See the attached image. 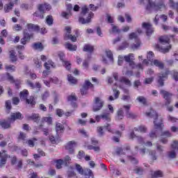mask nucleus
<instances>
[{
    "label": "nucleus",
    "instance_id": "obj_4",
    "mask_svg": "<svg viewBox=\"0 0 178 178\" xmlns=\"http://www.w3.org/2000/svg\"><path fill=\"white\" fill-rule=\"evenodd\" d=\"M146 115L152 118V119H154V124L155 129H159L160 130H162V127H163V120L162 119V117L158 116V113H156V112L154 111L146 113Z\"/></svg>",
    "mask_w": 178,
    "mask_h": 178
},
{
    "label": "nucleus",
    "instance_id": "obj_7",
    "mask_svg": "<svg viewBox=\"0 0 178 178\" xmlns=\"http://www.w3.org/2000/svg\"><path fill=\"white\" fill-rule=\"evenodd\" d=\"M160 94L161 95H162L163 98L165 99V106L170 105L172 102V97H173V93L170 92H168L163 89H161L160 90Z\"/></svg>",
    "mask_w": 178,
    "mask_h": 178
},
{
    "label": "nucleus",
    "instance_id": "obj_35",
    "mask_svg": "<svg viewBox=\"0 0 178 178\" xmlns=\"http://www.w3.org/2000/svg\"><path fill=\"white\" fill-rule=\"evenodd\" d=\"M135 44L131 45V49L134 50L138 49L141 46V41H140V39H137L136 41H135Z\"/></svg>",
    "mask_w": 178,
    "mask_h": 178
},
{
    "label": "nucleus",
    "instance_id": "obj_46",
    "mask_svg": "<svg viewBox=\"0 0 178 178\" xmlns=\"http://www.w3.org/2000/svg\"><path fill=\"white\" fill-rule=\"evenodd\" d=\"M104 127H98L97 131L98 133L99 137H103L104 134H105V132H104Z\"/></svg>",
    "mask_w": 178,
    "mask_h": 178
},
{
    "label": "nucleus",
    "instance_id": "obj_26",
    "mask_svg": "<svg viewBox=\"0 0 178 178\" xmlns=\"http://www.w3.org/2000/svg\"><path fill=\"white\" fill-rule=\"evenodd\" d=\"M32 48L33 49L35 50H39V51H42L44 49V46L42 45V43L41 42H35L32 44Z\"/></svg>",
    "mask_w": 178,
    "mask_h": 178
},
{
    "label": "nucleus",
    "instance_id": "obj_28",
    "mask_svg": "<svg viewBox=\"0 0 178 178\" xmlns=\"http://www.w3.org/2000/svg\"><path fill=\"white\" fill-rule=\"evenodd\" d=\"M0 127L1 129H10V122H7L6 120L0 121Z\"/></svg>",
    "mask_w": 178,
    "mask_h": 178
},
{
    "label": "nucleus",
    "instance_id": "obj_15",
    "mask_svg": "<svg viewBox=\"0 0 178 178\" xmlns=\"http://www.w3.org/2000/svg\"><path fill=\"white\" fill-rule=\"evenodd\" d=\"M58 57L60 58V60H61V62H63V65L65 67V69L67 70H70V69H72V64L70 63V61L65 60V54L62 52L59 53Z\"/></svg>",
    "mask_w": 178,
    "mask_h": 178
},
{
    "label": "nucleus",
    "instance_id": "obj_29",
    "mask_svg": "<svg viewBox=\"0 0 178 178\" xmlns=\"http://www.w3.org/2000/svg\"><path fill=\"white\" fill-rule=\"evenodd\" d=\"M124 118V112L122 108L117 111V115L115 117V120H122Z\"/></svg>",
    "mask_w": 178,
    "mask_h": 178
},
{
    "label": "nucleus",
    "instance_id": "obj_14",
    "mask_svg": "<svg viewBox=\"0 0 178 178\" xmlns=\"http://www.w3.org/2000/svg\"><path fill=\"white\" fill-rule=\"evenodd\" d=\"M131 107V106L130 104L123 106L124 109H125L127 118L128 119H137V115H136L134 113L130 111Z\"/></svg>",
    "mask_w": 178,
    "mask_h": 178
},
{
    "label": "nucleus",
    "instance_id": "obj_31",
    "mask_svg": "<svg viewBox=\"0 0 178 178\" xmlns=\"http://www.w3.org/2000/svg\"><path fill=\"white\" fill-rule=\"evenodd\" d=\"M13 6H15V4L12 1L10 2L8 4H6V6H4L5 13H8L10 12V10H12Z\"/></svg>",
    "mask_w": 178,
    "mask_h": 178
},
{
    "label": "nucleus",
    "instance_id": "obj_53",
    "mask_svg": "<svg viewBox=\"0 0 178 178\" xmlns=\"http://www.w3.org/2000/svg\"><path fill=\"white\" fill-rule=\"evenodd\" d=\"M171 76H172V78L175 81H178V72L176 70L171 71Z\"/></svg>",
    "mask_w": 178,
    "mask_h": 178
},
{
    "label": "nucleus",
    "instance_id": "obj_59",
    "mask_svg": "<svg viewBox=\"0 0 178 178\" xmlns=\"http://www.w3.org/2000/svg\"><path fill=\"white\" fill-rule=\"evenodd\" d=\"M147 60L149 62H152L154 60V52L149 51L147 54Z\"/></svg>",
    "mask_w": 178,
    "mask_h": 178
},
{
    "label": "nucleus",
    "instance_id": "obj_48",
    "mask_svg": "<svg viewBox=\"0 0 178 178\" xmlns=\"http://www.w3.org/2000/svg\"><path fill=\"white\" fill-rule=\"evenodd\" d=\"M63 160L62 159H58L56 160V167L57 168V169H61L62 168V165H63Z\"/></svg>",
    "mask_w": 178,
    "mask_h": 178
},
{
    "label": "nucleus",
    "instance_id": "obj_52",
    "mask_svg": "<svg viewBox=\"0 0 178 178\" xmlns=\"http://www.w3.org/2000/svg\"><path fill=\"white\" fill-rule=\"evenodd\" d=\"M102 119L106 120V122H111V117H109V113H104L101 115Z\"/></svg>",
    "mask_w": 178,
    "mask_h": 178
},
{
    "label": "nucleus",
    "instance_id": "obj_9",
    "mask_svg": "<svg viewBox=\"0 0 178 178\" xmlns=\"http://www.w3.org/2000/svg\"><path fill=\"white\" fill-rule=\"evenodd\" d=\"M94 104L92 111L93 112H98L101 111L102 108H104L105 102L101 97H95Z\"/></svg>",
    "mask_w": 178,
    "mask_h": 178
},
{
    "label": "nucleus",
    "instance_id": "obj_19",
    "mask_svg": "<svg viewBox=\"0 0 178 178\" xmlns=\"http://www.w3.org/2000/svg\"><path fill=\"white\" fill-rule=\"evenodd\" d=\"M26 29L31 33H33V31H35V33H40V26L37 24H27Z\"/></svg>",
    "mask_w": 178,
    "mask_h": 178
},
{
    "label": "nucleus",
    "instance_id": "obj_47",
    "mask_svg": "<svg viewBox=\"0 0 178 178\" xmlns=\"http://www.w3.org/2000/svg\"><path fill=\"white\" fill-rule=\"evenodd\" d=\"M70 161H72V159L69 155H67L64 158L63 163H65V166H69L70 165Z\"/></svg>",
    "mask_w": 178,
    "mask_h": 178
},
{
    "label": "nucleus",
    "instance_id": "obj_24",
    "mask_svg": "<svg viewBox=\"0 0 178 178\" xmlns=\"http://www.w3.org/2000/svg\"><path fill=\"white\" fill-rule=\"evenodd\" d=\"M159 18L163 19V22H166V20H168V16L165 15H156L154 17V24L156 25L158 24L159 22Z\"/></svg>",
    "mask_w": 178,
    "mask_h": 178
},
{
    "label": "nucleus",
    "instance_id": "obj_10",
    "mask_svg": "<svg viewBox=\"0 0 178 178\" xmlns=\"http://www.w3.org/2000/svg\"><path fill=\"white\" fill-rule=\"evenodd\" d=\"M171 148L172 150L168 152V158L173 159L176 158V153L178 152V142L177 140L173 141Z\"/></svg>",
    "mask_w": 178,
    "mask_h": 178
},
{
    "label": "nucleus",
    "instance_id": "obj_22",
    "mask_svg": "<svg viewBox=\"0 0 178 178\" xmlns=\"http://www.w3.org/2000/svg\"><path fill=\"white\" fill-rule=\"evenodd\" d=\"M56 136L57 137L59 138V137H60V133H63V131H65V127L63 126V124L57 122L56 123Z\"/></svg>",
    "mask_w": 178,
    "mask_h": 178
},
{
    "label": "nucleus",
    "instance_id": "obj_41",
    "mask_svg": "<svg viewBox=\"0 0 178 178\" xmlns=\"http://www.w3.org/2000/svg\"><path fill=\"white\" fill-rule=\"evenodd\" d=\"M46 122L47 124H52V118L51 117H43L42 118V123Z\"/></svg>",
    "mask_w": 178,
    "mask_h": 178
},
{
    "label": "nucleus",
    "instance_id": "obj_3",
    "mask_svg": "<svg viewBox=\"0 0 178 178\" xmlns=\"http://www.w3.org/2000/svg\"><path fill=\"white\" fill-rule=\"evenodd\" d=\"M140 5H145L147 3L146 10L148 12H152V10H161V9L165 8V3L161 1L157 4H155L152 0H139Z\"/></svg>",
    "mask_w": 178,
    "mask_h": 178
},
{
    "label": "nucleus",
    "instance_id": "obj_40",
    "mask_svg": "<svg viewBox=\"0 0 178 178\" xmlns=\"http://www.w3.org/2000/svg\"><path fill=\"white\" fill-rule=\"evenodd\" d=\"M127 158L133 165L138 164V160L136 157H133V156H127Z\"/></svg>",
    "mask_w": 178,
    "mask_h": 178
},
{
    "label": "nucleus",
    "instance_id": "obj_18",
    "mask_svg": "<svg viewBox=\"0 0 178 178\" xmlns=\"http://www.w3.org/2000/svg\"><path fill=\"white\" fill-rule=\"evenodd\" d=\"M38 9L42 15H44V13H45L46 10H47V11L51 10V5H49L48 3L39 4Z\"/></svg>",
    "mask_w": 178,
    "mask_h": 178
},
{
    "label": "nucleus",
    "instance_id": "obj_13",
    "mask_svg": "<svg viewBox=\"0 0 178 178\" xmlns=\"http://www.w3.org/2000/svg\"><path fill=\"white\" fill-rule=\"evenodd\" d=\"M8 80L11 83V84H15V88L19 90L22 84V81L19 79H15L13 76L10 75L9 73L7 74Z\"/></svg>",
    "mask_w": 178,
    "mask_h": 178
},
{
    "label": "nucleus",
    "instance_id": "obj_20",
    "mask_svg": "<svg viewBox=\"0 0 178 178\" xmlns=\"http://www.w3.org/2000/svg\"><path fill=\"white\" fill-rule=\"evenodd\" d=\"M142 27L143 29H145V30H146L147 35H151V34L154 33V29H152V26H151V24L147 22H143L142 24Z\"/></svg>",
    "mask_w": 178,
    "mask_h": 178
},
{
    "label": "nucleus",
    "instance_id": "obj_21",
    "mask_svg": "<svg viewBox=\"0 0 178 178\" xmlns=\"http://www.w3.org/2000/svg\"><path fill=\"white\" fill-rule=\"evenodd\" d=\"M6 161H8V154H6V152L3 151V152H0V168L6 165Z\"/></svg>",
    "mask_w": 178,
    "mask_h": 178
},
{
    "label": "nucleus",
    "instance_id": "obj_64",
    "mask_svg": "<svg viewBox=\"0 0 178 178\" xmlns=\"http://www.w3.org/2000/svg\"><path fill=\"white\" fill-rule=\"evenodd\" d=\"M111 26H113V28L111 29V31H110V33H120V30L119 29H118V26L111 24Z\"/></svg>",
    "mask_w": 178,
    "mask_h": 178
},
{
    "label": "nucleus",
    "instance_id": "obj_37",
    "mask_svg": "<svg viewBox=\"0 0 178 178\" xmlns=\"http://www.w3.org/2000/svg\"><path fill=\"white\" fill-rule=\"evenodd\" d=\"M149 155L151 156L152 161H156V151L155 150H149Z\"/></svg>",
    "mask_w": 178,
    "mask_h": 178
},
{
    "label": "nucleus",
    "instance_id": "obj_25",
    "mask_svg": "<svg viewBox=\"0 0 178 178\" xmlns=\"http://www.w3.org/2000/svg\"><path fill=\"white\" fill-rule=\"evenodd\" d=\"M120 83H124L128 87H131V81L125 76H122L119 79Z\"/></svg>",
    "mask_w": 178,
    "mask_h": 178
},
{
    "label": "nucleus",
    "instance_id": "obj_33",
    "mask_svg": "<svg viewBox=\"0 0 178 178\" xmlns=\"http://www.w3.org/2000/svg\"><path fill=\"white\" fill-rule=\"evenodd\" d=\"M83 51L84 52H94V47L91 44H85Z\"/></svg>",
    "mask_w": 178,
    "mask_h": 178
},
{
    "label": "nucleus",
    "instance_id": "obj_30",
    "mask_svg": "<svg viewBox=\"0 0 178 178\" xmlns=\"http://www.w3.org/2000/svg\"><path fill=\"white\" fill-rule=\"evenodd\" d=\"M65 47L67 49H68L69 51H76L77 49V46L76 45H74L72 44L70 42H66L65 44Z\"/></svg>",
    "mask_w": 178,
    "mask_h": 178
},
{
    "label": "nucleus",
    "instance_id": "obj_38",
    "mask_svg": "<svg viewBox=\"0 0 178 178\" xmlns=\"http://www.w3.org/2000/svg\"><path fill=\"white\" fill-rule=\"evenodd\" d=\"M10 58L11 59L12 62H17V58L16 57V53L15 52V51L11 50L10 51Z\"/></svg>",
    "mask_w": 178,
    "mask_h": 178
},
{
    "label": "nucleus",
    "instance_id": "obj_23",
    "mask_svg": "<svg viewBox=\"0 0 178 178\" xmlns=\"http://www.w3.org/2000/svg\"><path fill=\"white\" fill-rule=\"evenodd\" d=\"M152 64L156 67H159L161 70H163L165 69V64L161 60L157 59L154 60Z\"/></svg>",
    "mask_w": 178,
    "mask_h": 178
},
{
    "label": "nucleus",
    "instance_id": "obj_34",
    "mask_svg": "<svg viewBox=\"0 0 178 178\" xmlns=\"http://www.w3.org/2000/svg\"><path fill=\"white\" fill-rule=\"evenodd\" d=\"M67 81L70 84H77V79L74 78V76H72V74L67 75Z\"/></svg>",
    "mask_w": 178,
    "mask_h": 178
},
{
    "label": "nucleus",
    "instance_id": "obj_2",
    "mask_svg": "<svg viewBox=\"0 0 178 178\" xmlns=\"http://www.w3.org/2000/svg\"><path fill=\"white\" fill-rule=\"evenodd\" d=\"M92 17H94V14L92 12L88 13V8L87 6H85L81 8L78 22L81 23V24H89V23L92 22L91 19H92Z\"/></svg>",
    "mask_w": 178,
    "mask_h": 178
},
{
    "label": "nucleus",
    "instance_id": "obj_39",
    "mask_svg": "<svg viewBox=\"0 0 178 178\" xmlns=\"http://www.w3.org/2000/svg\"><path fill=\"white\" fill-rule=\"evenodd\" d=\"M135 131H140V133H145L147 131V127L144 125H140L138 128H134Z\"/></svg>",
    "mask_w": 178,
    "mask_h": 178
},
{
    "label": "nucleus",
    "instance_id": "obj_60",
    "mask_svg": "<svg viewBox=\"0 0 178 178\" xmlns=\"http://www.w3.org/2000/svg\"><path fill=\"white\" fill-rule=\"evenodd\" d=\"M153 176L154 177H163V173L161 170L156 171L154 172Z\"/></svg>",
    "mask_w": 178,
    "mask_h": 178
},
{
    "label": "nucleus",
    "instance_id": "obj_56",
    "mask_svg": "<svg viewBox=\"0 0 178 178\" xmlns=\"http://www.w3.org/2000/svg\"><path fill=\"white\" fill-rule=\"evenodd\" d=\"M134 170L137 175H143L144 172V170L141 167H136Z\"/></svg>",
    "mask_w": 178,
    "mask_h": 178
},
{
    "label": "nucleus",
    "instance_id": "obj_54",
    "mask_svg": "<svg viewBox=\"0 0 178 178\" xmlns=\"http://www.w3.org/2000/svg\"><path fill=\"white\" fill-rule=\"evenodd\" d=\"M129 47V43L127 42H122V44L118 47V51H122L126 49Z\"/></svg>",
    "mask_w": 178,
    "mask_h": 178
},
{
    "label": "nucleus",
    "instance_id": "obj_16",
    "mask_svg": "<svg viewBox=\"0 0 178 178\" xmlns=\"http://www.w3.org/2000/svg\"><path fill=\"white\" fill-rule=\"evenodd\" d=\"M106 55L107 58H108L109 61L104 57H103L102 62L104 63L105 65H111V63H113V54L111 50L106 51Z\"/></svg>",
    "mask_w": 178,
    "mask_h": 178
},
{
    "label": "nucleus",
    "instance_id": "obj_45",
    "mask_svg": "<svg viewBox=\"0 0 178 178\" xmlns=\"http://www.w3.org/2000/svg\"><path fill=\"white\" fill-rule=\"evenodd\" d=\"M6 108L7 109V113H10V109H12V102L10 100L6 102Z\"/></svg>",
    "mask_w": 178,
    "mask_h": 178
},
{
    "label": "nucleus",
    "instance_id": "obj_5",
    "mask_svg": "<svg viewBox=\"0 0 178 178\" xmlns=\"http://www.w3.org/2000/svg\"><path fill=\"white\" fill-rule=\"evenodd\" d=\"M27 97H29V90L25 89L20 92L19 97L22 101H26V104H30V105H35L34 97L31 96L29 99H27Z\"/></svg>",
    "mask_w": 178,
    "mask_h": 178
},
{
    "label": "nucleus",
    "instance_id": "obj_51",
    "mask_svg": "<svg viewBox=\"0 0 178 178\" xmlns=\"http://www.w3.org/2000/svg\"><path fill=\"white\" fill-rule=\"evenodd\" d=\"M138 87H141V81H140L139 79L136 80V81L134 82V88L135 90H138Z\"/></svg>",
    "mask_w": 178,
    "mask_h": 178
},
{
    "label": "nucleus",
    "instance_id": "obj_11",
    "mask_svg": "<svg viewBox=\"0 0 178 178\" xmlns=\"http://www.w3.org/2000/svg\"><path fill=\"white\" fill-rule=\"evenodd\" d=\"M169 72L167 71L165 73L159 74L157 83L159 84L160 87H163L165 86V80H168V75Z\"/></svg>",
    "mask_w": 178,
    "mask_h": 178
},
{
    "label": "nucleus",
    "instance_id": "obj_8",
    "mask_svg": "<svg viewBox=\"0 0 178 178\" xmlns=\"http://www.w3.org/2000/svg\"><path fill=\"white\" fill-rule=\"evenodd\" d=\"M33 37H34V33L33 32H29L27 29H25L23 31V38L21 39V44L26 45Z\"/></svg>",
    "mask_w": 178,
    "mask_h": 178
},
{
    "label": "nucleus",
    "instance_id": "obj_32",
    "mask_svg": "<svg viewBox=\"0 0 178 178\" xmlns=\"http://www.w3.org/2000/svg\"><path fill=\"white\" fill-rule=\"evenodd\" d=\"M29 119H30L31 120H34L35 123H38L41 118L38 114H32L31 115L29 116Z\"/></svg>",
    "mask_w": 178,
    "mask_h": 178
},
{
    "label": "nucleus",
    "instance_id": "obj_63",
    "mask_svg": "<svg viewBox=\"0 0 178 178\" xmlns=\"http://www.w3.org/2000/svg\"><path fill=\"white\" fill-rule=\"evenodd\" d=\"M19 140H25L26 138H27V136L26 135V134H24V132H19V135L18 136Z\"/></svg>",
    "mask_w": 178,
    "mask_h": 178
},
{
    "label": "nucleus",
    "instance_id": "obj_27",
    "mask_svg": "<svg viewBox=\"0 0 178 178\" xmlns=\"http://www.w3.org/2000/svg\"><path fill=\"white\" fill-rule=\"evenodd\" d=\"M64 40L65 41H67V40H71L72 42H76L77 41V38L74 35H70L69 33L65 34Z\"/></svg>",
    "mask_w": 178,
    "mask_h": 178
},
{
    "label": "nucleus",
    "instance_id": "obj_1",
    "mask_svg": "<svg viewBox=\"0 0 178 178\" xmlns=\"http://www.w3.org/2000/svg\"><path fill=\"white\" fill-rule=\"evenodd\" d=\"M170 37H174V35H165L163 36H161L159 38V41L162 45H166V47H162L159 44L156 45V49L159 51V52H161L162 54H168L169 51H170V49L172 48V46L168 45L170 42Z\"/></svg>",
    "mask_w": 178,
    "mask_h": 178
},
{
    "label": "nucleus",
    "instance_id": "obj_17",
    "mask_svg": "<svg viewBox=\"0 0 178 178\" xmlns=\"http://www.w3.org/2000/svg\"><path fill=\"white\" fill-rule=\"evenodd\" d=\"M74 147H76V142L71 140L66 144L65 149L68 151L69 154H74Z\"/></svg>",
    "mask_w": 178,
    "mask_h": 178
},
{
    "label": "nucleus",
    "instance_id": "obj_42",
    "mask_svg": "<svg viewBox=\"0 0 178 178\" xmlns=\"http://www.w3.org/2000/svg\"><path fill=\"white\" fill-rule=\"evenodd\" d=\"M136 100L143 104V105H147V99L143 96H139L136 98Z\"/></svg>",
    "mask_w": 178,
    "mask_h": 178
},
{
    "label": "nucleus",
    "instance_id": "obj_6",
    "mask_svg": "<svg viewBox=\"0 0 178 178\" xmlns=\"http://www.w3.org/2000/svg\"><path fill=\"white\" fill-rule=\"evenodd\" d=\"M75 168L80 175H84L85 176H88L90 178H94V172H92L91 169L87 168L84 170L80 164H76Z\"/></svg>",
    "mask_w": 178,
    "mask_h": 178
},
{
    "label": "nucleus",
    "instance_id": "obj_36",
    "mask_svg": "<svg viewBox=\"0 0 178 178\" xmlns=\"http://www.w3.org/2000/svg\"><path fill=\"white\" fill-rule=\"evenodd\" d=\"M46 23L48 24V26H52L54 24V17H52V15L47 16Z\"/></svg>",
    "mask_w": 178,
    "mask_h": 178
},
{
    "label": "nucleus",
    "instance_id": "obj_62",
    "mask_svg": "<svg viewBox=\"0 0 178 178\" xmlns=\"http://www.w3.org/2000/svg\"><path fill=\"white\" fill-rule=\"evenodd\" d=\"M16 69V67H15V65H6V70H8V71H11V72H15V70Z\"/></svg>",
    "mask_w": 178,
    "mask_h": 178
},
{
    "label": "nucleus",
    "instance_id": "obj_49",
    "mask_svg": "<svg viewBox=\"0 0 178 178\" xmlns=\"http://www.w3.org/2000/svg\"><path fill=\"white\" fill-rule=\"evenodd\" d=\"M122 99L125 102H130L131 101V96L130 95H122Z\"/></svg>",
    "mask_w": 178,
    "mask_h": 178
},
{
    "label": "nucleus",
    "instance_id": "obj_44",
    "mask_svg": "<svg viewBox=\"0 0 178 178\" xmlns=\"http://www.w3.org/2000/svg\"><path fill=\"white\" fill-rule=\"evenodd\" d=\"M133 58H134V56L133 54H129L128 56H125L124 57L125 62H127L128 63H129V62L133 60Z\"/></svg>",
    "mask_w": 178,
    "mask_h": 178
},
{
    "label": "nucleus",
    "instance_id": "obj_58",
    "mask_svg": "<svg viewBox=\"0 0 178 178\" xmlns=\"http://www.w3.org/2000/svg\"><path fill=\"white\" fill-rule=\"evenodd\" d=\"M115 154L117 155H126V153L123 152V149L122 147H118L116 149Z\"/></svg>",
    "mask_w": 178,
    "mask_h": 178
},
{
    "label": "nucleus",
    "instance_id": "obj_50",
    "mask_svg": "<svg viewBox=\"0 0 178 178\" xmlns=\"http://www.w3.org/2000/svg\"><path fill=\"white\" fill-rule=\"evenodd\" d=\"M49 140L51 143V144H58V143H59V138H55L54 136H51L49 137Z\"/></svg>",
    "mask_w": 178,
    "mask_h": 178
},
{
    "label": "nucleus",
    "instance_id": "obj_55",
    "mask_svg": "<svg viewBox=\"0 0 178 178\" xmlns=\"http://www.w3.org/2000/svg\"><path fill=\"white\" fill-rule=\"evenodd\" d=\"M104 129H105V130H107V131H108L109 133H112V134H115V131L112 130V129H111V124H107L105 126H103Z\"/></svg>",
    "mask_w": 178,
    "mask_h": 178
},
{
    "label": "nucleus",
    "instance_id": "obj_12",
    "mask_svg": "<svg viewBox=\"0 0 178 178\" xmlns=\"http://www.w3.org/2000/svg\"><path fill=\"white\" fill-rule=\"evenodd\" d=\"M24 118L20 112L11 113L10 116L8 118L10 123H13L15 120H22Z\"/></svg>",
    "mask_w": 178,
    "mask_h": 178
},
{
    "label": "nucleus",
    "instance_id": "obj_61",
    "mask_svg": "<svg viewBox=\"0 0 178 178\" xmlns=\"http://www.w3.org/2000/svg\"><path fill=\"white\" fill-rule=\"evenodd\" d=\"M67 101H69L70 102H74V101H77V97L73 95H69L67 97Z\"/></svg>",
    "mask_w": 178,
    "mask_h": 178
},
{
    "label": "nucleus",
    "instance_id": "obj_43",
    "mask_svg": "<svg viewBox=\"0 0 178 178\" xmlns=\"http://www.w3.org/2000/svg\"><path fill=\"white\" fill-rule=\"evenodd\" d=\"M129 40H133L134 39L135 41H137V40H140L138 38V35L137 34V32H132L129 34Z\"/></svg>",
    "mask_w": 178,
    "mask_h": 178
},
{
    "label": "nucleus",
    "instance_id": "obj_57",
    "mask_svg": "<svg viewBox=\"0 0 178 178\" xmlns=\"http://www.w3.org/2000/svg\"><path fill=\"white\" fill-rule=\"evenodd\" d=\"M113 95L115 97V99H118V98H119V95H120V92L116 90V88H113Z\"/></svg>",
    "mask_w": 178,
    "mask_h": 178
}]
</instances>
